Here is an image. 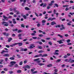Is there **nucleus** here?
I'll use <instances>...</instances> for the list:
<instances>
[{"instance_id": "nucleus-41", "label": "nucleus", "mask_w": 74, "mask_h": 74, "mask_svg": "<svg viewBox=\"0 0 74 74\" xmlns=\"http://www.w3.org/2000/svg\"><path fill=\"white\" fill-rule=\"evenodd\" d=\"M69 10V8H66V9H65V11H68V10Z\"/></svg>"}, {"instance_id": "nucleus-20", "label": "nucleus", "mask_w": 74, "mask_h": 74, "mask_svg": "<svg viewBox=\"0 0 74 74\" xmlns=\"http://www.w3.org/2000/svg\"><path fill=\"white\" fill-rule=\"evenodd\" d=\"M38 48L39 49H42V47L41 46H38Z\"/></svg>"}, {"instance_id": "nucleus-9", "label": "nucleus", "mask_w": 74, "mask_h": 74, "mask_svg": "<svg viewBox=\"0 0 74 74\" xmlns=\"http://www.w3.org/2000/svg\"><path fill=\"white\" fill-rule=\"evenodd\" d=\"M12 21L13 23H14V24H16V22L15 21V19L13 18L12 19Z\"/></svg>"}, {"instance_id": "nucleus-54", "label": "nucleus", "mask_w": 74, "mask_h": 74, "mask_svg": "<svg viewBox=\"0 0 74 74\" xmlns=\"http://www.w3.org/2000/svg\"><path fill=\"white\" fill-rule=\"evenodd\" d=\"M14 72L12 71H9V73H10V74H12Z\"/></svg>"}, {"instance_id": "nucleus-46", "label": "nucleus", "mask_w": 74, "mask_h": 74, "mask_svg": "<svg viewBox=\"0 0 74 74\" xmlns=\"http://www.w3.org/2000/svg\"><path fill=\"white\" fill-rule=\"evenodd\" d=\"M14 67H18V65L17 64H15L14 65Z\"/></svg>"}, {"instance_id": "nucleus-36", "label": "nucleus", "mask_w": 74, "mask_h": 74, "mask_svg": "<svg viewBox=\"0 0 74 74\" xmlns=\"http://www.w3.org/2000/svg\"><path fill=\"white\" fill-rule=\"evenodd\" d=\"M54 5L56 7H59V5H58V4L56 3Z\"/></svg>"}, {"instance_id": "nucleus-4", "label": "nucleus", "mask_w": 74, "mask_h": 74, "mask_svg": "<svg viewBox=\"0 0 74 74\" xmlns=\"http://www.w3.org/2000/svg\"><path fill=\"white\" fill-rule=\"evenodd\" d=\"M57 42L59 43V44H63V42L62 41V40H58L57 41Z\"/></svg>"}, {"instance_id": "nucleus-19", "label": "nucleus", "mask_w": 74, "mask_h": 74, "mask_svg": "<svg viewBox=\"0 0 74 74\" xmlns=\"http://www.w3.org/2000/svg\"><path fill=\"white\" fill-rule=\"evenodd\" d=\"M53 65L52 64H49L47 65V67H51V66H52Z\"/></svg>"}, {"instance_id": "nucleus-53", "label": "nucleus", "mask_w": 74, "mask_h": 74, "mask_svg": "<svg viewBox=\"0 0 74 74\" xmlns=\"http://www.w3.org/2000/svg\"><path fill=\"white\" fill-rule=\"evenodd\" d=\"M43 74H51L50 73H47L46 72H44L43 73Z\"/></svg>"}, {"instance_id": "nucleus-21", "label": "nucleus", "mask_w": 74, "mask_h": 74, "mask_svg": "<svg viewBox=\"0 0 74 74\" xmlns=\"http://www.w3.org/2000/svg\"><path fill=\"white\" fill-rule=\"evenodd\" d=\"M38 60H40V58H37L36 59H35L34 60L35 62H36V61H37H37H38Z\"/></svg>"}, {"instance_id": "nucleus-57", "label": "nucleus", "mask_w": 74, "mask_h": 74, "mask_svg": "<svg viewBox=\"0 0 74 74\" xmlns=\"http://www.w3.org/2000/svg\"><path fill=\"white\" fill-rule=\"evenodd\" d=\"M39 43V44H42V42H37V43Z\"/></svg>"}, {"instance_id": "nucleus-60", "label": "nucleus", "mask_w": 74, "mask_h": 74, "mask_svg": "<svg viewBox=\"0 0 74 74\" xmlns=\"http://www.w3.org/2000/svg\"><path fill=\"white\" fill-rule=\"evenodd\" d=\"M70 3H74V2L73 1H70Z\"/></svg>"}, {"instance_id": "nucleus-22", "label": "nucleus", "mask_w": 74, "mask_h": 74, "mask_svg": "<svg viewBox=\"0 0 74 74\" xmlns=\"http://www.w3.org/2000/svg\"><path fill=\"white\" fill-rule=\"evenodd\" d=\"M48 56V55L46 54H45L42 55V57H45V56Z\"/></svg>"}, {"instance_id": "nucleus-59", "label": "nucleus", "mask_w": 74, "mask_h": 74, "mask_svg": "<svg viewBox=\"0 0 74 74\" xmlns=\"http://www.w3.org/2000/svg\"><path fill=\"white\" fill-rule=\"evenodd\" d=\"M47 12H48V13H52V11H47Z\"/></svg>"}, {"instance_id": "nucleus-8", "label": "nucleus", "mask_w": 74, "mask_h": 74, "mask_svg": "<svg viewBox=\"0 0 74 74\" xmlns=\"http://www.w3.org/2000/svg\"><path fill=\"white\" fill-rule=\"evenodd\" d=\"M17 45V43H15L13 44H12V45H10V47H13L14 46H15V45Z\"/></svg>"}, {"instance_id": "nucleus-55", "label": "nucleus", "mask_w": 74, "mask_h": 74, "mask_svg": "<svg viewBox=\"0 0 74 74\" xmlns=\"http://www.w3.org/2000/svg\"><path fill=\"white\" fill-rule=\"evenodd\" d=\"M21 27H22L24 28V27H25V25H24L23 24H22L21 25Z\"/></svg>"}, {"instance_id": "nucleus-10", "label": "nucleus", "mask_w": 74, "mask_h": 74, "mask_svg": "<svg viewBox=\"0 0 74 74\" xmlns=\"http://www.w3.org/2000/svg\"><path fill=\"white\" fill-rule=\"evenodd\" d=\"M18 45L19 46H21V45H22L23 44L22 43L18 42L17 43V45Z\"/></svg>"}, {"instance_id": "nucleus-40", "label": "nucleus", "mask_w": 74, "mask_h": 74, "mask_svg": "<svg viewBox=\"0 0 74 74\" xmlns=\"http://www.w3.org/2000/svg\"><path fill=\"white\" fill-rule=\"evenodd\" d=\"M38 55L39 56V57H40V56H41L42 57V54H40Z\"/></svg>"}, {"instance_id": "nucleus-34", "label": "nucleus", "mask_w": 74, "mask_h": 74, "mask_svg": "<svg viewBox=\"0 0 74 74\" xmlns=\"http://www.w3.org/2000/svg\"><path fill=\"white\" fill-rule=\"evenodd\" d=\"M47 3H45L44 5H43V7H45L47 6Z\"/></svg>"}, {"instance_id": "nucleus-25", "label": "nucleus", "mask_w": 74, "mask_h": 74, "mask_svg": "<svg viewBox=\"0 0 74 74\" xmlns=\"http://www.w3.org/2000/svg\"><path fill=\"white\" fill-rule=\"evenodd\" d=\"M69 5H63V7H69Z\"/></svg>"}, {"instance_id": "nucleus-31", "label": "nucleus", "mask_w": 74, "mask_h": 74, "mask_svg": "<svg viewBox=\"0 0 74 74\" xmlns=\"http://www.w3.org/2000/svg\"><path fill=\"white\" fill-rule=\"evenodd\" d=\"M38 72L37 71H34V72H32V74H35V73H37Z\"/></svg>"}, {"instance_id": "nucleus-2", "label": "nucleus", "mask_w": 74, "mask_h": 74, "mask_svg": "<svg viewBox=\"0 0 74 74\" xmlns=\"http://www.w3.org/2000/svg\"><path fill=\"white\" fill-rule=\"evenodd\" d=\"M16 62L15 61H12L10 62L11 64L9 65L10 67H12L14 66V64H16Z\"/></svg>"}, {"instance_id": "nucleus-12", "label": "nucleus", "mask_w": 74, "mask_h": 74, "mask_svg": "<svg viewBox=\"0 0 74 74\" xmlns=\"http://www.w3.org/2000/svg\"><path fill=\"white\" fill-rule=\"evenodd\" d=\"M3 56H8L9 57L10 56V55L8 54H5L3 55Z\"/></svg>"}, {"instance_id": "nucleus-58", "label": "nucleus", "mask_w": 74, "mask_h": 74, "mask_svg": "<svg viewBox=\"0 0 74 74\" xmlns=\"http://www.w3.org/2000/svg\"><path fill=\"white\" fill-rule=\"evenodd\" d=\"M53 40L54 41H56V40H57L56 38H53Z\"/></svg>"}, {"instance_id": "nucleus-61", "label": "nucleus", "mask_w": 74, "mask_h": 74, "mask_svg": "<svg viewBox=\"0 0 74 74\" xmlns=\"http://www.w3.org/2000/svg\"><path fill=\"white\" fill-rule=\"evenodd\" d=\"M37 26H38V27H40V23L38 24L37 25Z\"/></svg>"}, {"instance_id": "nucleus-38", "label": "nucleus", "mask_w": 74, "mask_h": 74, "mask_svg": "<svg viewBox=\"0 0 74 74\" xmlns=\"http://www.w3.org/2000/svg\"><path fill=\"white\" fill-rule=\"evenodd\" d=\"M4 26H8V23H6L5 24H4Z\"/></svg>"}, {"instance_id": "nucleus-56", "label": "nucleus", "mask_w": 74, "mask_h": 74, "mask_svg": "<svg viewBox=\"0 0 74 74\" xmlns=\"http://www.w3.org/2000/svg\"><path fill=\"white\" fill-rule=\"evenodd\" d=\"M49 44L51 45L52 44V43L51 42H49Z\"/></svg>"}, {"instance_id": "nucleus-3", "label": "nucleus", "mask_w": 74, "mask_h": 74, "mask_svg": "<svg viewBox=\"0 0 74 74\" xmlns=\"http://www.w3.org/2000/svg\"><path fill=\"white\" fill-rule=\"evenodd\" d=\"M59 50H56L55 51V52L53 53L54 55H58L59 54V53H58L57 52H59Z\"/></svg>"}, {"instance_id": "nucleus-51", "label": "nucleus", "mask_w": 74, "mask_h": 74, "mask_svg": "<svg viewBox=\"0 0 74 74\" xmlns=\"http://www.w3.org/2000/svg\"><path fill=\"white\" fill-rule=\"evenodd\" d=\"M10 36V33H6V36Z\"/></svg>"}, {"instance_id": "nucleus-18", "label": "nucleus", "mask_w": 74, "mask_h": 74, "mask_svg": "<svg viewBox=\"0 0 74 74\" xmlns=\"http://www.w3.org/2000/svg\"><path fill=\"white\" fill-rule=\"evenodd\" d=\"M21 72H22V71L21 70H19L17 71V73H21Z\"/></svg>"}, {"instance_id": "nucleus-50", "label": "nucleus", "mask_w": 74, "mask_h": 74, "mask_svg": "<svg viewBox=\"0 0 74 74\" xmlns=\"http://www.w3.org/2000/svg\"><path fill=\"white\" fill-rule=\"evenodd\" d=\"M35 15H36V16H37V17H38L39 16H38V14H37V13L35 12Z\"/></svg>"}, {"instance_id": "nucleus-45", "label": "nucleus", "mask_w": 74, "mask_h": 74, "mask_svg": "<svg viewBox=\"0 0 74 74\" xmlns=\"http://www.w3.org/2000/svg\"><path fill=\"white\" fill-rule=\"evenodd\" d=\"M13 10L15 12H17V10H16V8H14L13 9Z\"/></svg>"}, {"instance_id": "nucleus-15", "label": "nucleus", "mask_w": 74, "mask_h": 74, "mask_svg": "<svg viewBox=\"0 0 74 74\" xmlns=\"http://www.w3.org/2000/svg\"><path fill=\"white\" fill-rule=\"evenodd\" d=\"M61 61V59H58L56 61V63H59V62H60Z\"/></svg>"}, {"instance_id": "nucleus-49", "label": "nucleus", "mask_w": 74, "mask_h": 74, "mask_svg": "<svg viewBox=\"0 0 74 74\" xmlns=\"http://www.w3.org/2000/svg\"><path fill=\"white\" fill-rule=\"evenodd\" d=\"M49 5L50 6H52V5H53V3H51L49 4Z\"/></svg>"}, {"instance_id": "nucleus-47", "label": "nucleus", "mask_w": 74, "mask_h": 74, "mask_svg": "<svg viewBox=\"0 0 74 74\" xmlns=\"http://www.w3.org/2000/svg\"><path fill=\"white\" fill-rule=\"evenodd\" d=\"M69 14H71V15H74V13H71L70 12L69 13Z\"/></svg>"}, {"instance_id": "nucleus-16", "label": "nucleus", "mask_w": 74, "mask_h": 74, "mask_svg": "<svg viewBox=\"0 0 74 74\" xmlns=\"http://www.w3.org/2000/svg\"><path fill=\"white\" fill-rule=\"evenodd\" d=\"M6 23H7L5 21H3L2 23V25H4V24H5Z\"/></svg>"}, {"instance_id": "nucleus-37", "label": "nucleus", "mask_w": 74, "mask_h": 74, "mask_svg": "<svg viewBox=\"0 0 74 74\" xmlns=\"http://www.w3.org/2000/svg\"><path fill=\"white\" fill-rule=\"evenodd\" d=\"M70 39H68V40H67V43H69V42H70Z\"/></svg>"}, {"instance_id": "nucleus-39", "label": "nucleus", "mask_w": 74, "mask_h": 74, "mask_svg": "<svg viewBox=\"0 0 74 74\" xmlns=\"http://www.w3.org/2000/svg\"><path fill=\"white\" fill-rule=\"evenodd\" d=\"M65 28L64 27H62V28H60V30H63V29H64Z\"/></svg>"}, {"instance_id": "nucleus-13", "label": "nucleus", "mask_w": 74, "mask_h": 74, "mask_svg": "<svg viewBox=\"0 0 74 74\" xmlns=\"http://www.w3.org/2000/svg\"><path fill=\"white\" fill-rule=\"evenodd\" d=\"M33 47H35V46H34L33 45H32L30 46V48L32 49V48H33Z\"/></svg>"}, {"instance_id": "nucleus-32", "label": "nucleus", "mask_w": 74, "mask_h": 74, "mask_svg": "<svg viewBox=\"0 0 74 74\" xmlns=\"http://www.w3.org/2000/svg\"><path fill=\"white\" fill-rule=\"evenodd\" d=\"M60 27V25H58L56 26V27Z\"/></svg>"}, {"instance_id": "nucleus-11", "label": "nucleus", "mask_w": 74, "mask_h": 74, "mask_svg": "<svg viewBox=\"0 0 74 74\" xmlns=\"http://www.w3.org/2000/svg\"><path fill=\"white\" fill-rule=\"evenodd\" d=\"M38 65H39L40 66H43L44 65H45V64L42 63H39L38 64Z\"/></svg>"}, {"instance_id": "nucleus-62", "label": "nucleus", "mask_w": 74, "mask_h": 74, "mask_svg": "<svg viewBox=\"0 0 74 74\" xmlns=\"http://www.w3.org/2000/svg\"><path fill=\"white\" fill-rule=\"evenodd\" d=\"M8 60V58H5V60L6 62H7Z\"/></svg>"}, {"instance_id": "nucleus-27", "label": "nucleus", "mask_w": 74, "mask_h": 74, "mask_svg": "<svg viewBox=\"0 0 74 74\" xmlns=\"http://www.w3.org/2000/svg\"><path fill=\"white\" fill-rule=\"evenodd\" d=\"M46 22V21L45 20H43L42 21V23H45Z\"/></svg>"}, {"instance_id": "nucleus-6", "label": "nucleus", "mask_w": 74, "mask_h": 74, "mask_svg": "<svg viewBox=\"0 0 74 74\" xmlns=\"http://www.w3.org/2000/svg\"><path fill=\"white\" fill-rule=\"evenodd\" d=\"M56 23L55 22V21H53L51 22V25H56Z\"/></svg>"}, {"instance_id": "nucleus-48", "label": "nucleus", "mask_w": 74, "mask_h": 74, "mask_svg": "<svg viewBox=\"0 0 74 74\" xmlns=\"http://www.w3.org/2000/svg\"><path fill=\"white\" fill-rule=\"evenodd\" d=\"M41 40L42 42H45V40L43 39H41Z\"/></svg>"}, {"instance_id": "nucleus-29", "label": "nucleus", "mask_w": 74, "mask_h": 74, "mask_svg": "<svg viewBox=\"0 0 74 74\" xmlns=\"http://www.w3.org/2000/svg\"><path fill=\"white\" fill-rule=\"evenodd\" d=\"M58 69H55L54 70V72H55L56 73L58 72Z\"/></svg>"}, {"instance_id": "nucleus-30", "label": "nucleus", "mask_w": 74, "mask_h": 74, "mask_svg": "<svg viewBox=\"0 0 74 74\" xmlns=\"http://www.w3.org/2000/svg\"><path fill=\"white\" fill-rule=\"evenodd\" d=\"M58 36H59V37H61V38H63V36H62L61 35L59 34H58Z\"/></svg>"}, {"instance_id": "nucleus-35", "label": "nucleus", "mask_w": 74, "mask_h": 74, "mask_svg": "<svg viewBox=\"0 0 74 74\" xmlns=\"http://www.w3.org/2000/svg\"><path fill=\"white\" fill-rule=\"evenodd\" d=\"M32 38H33V39H34V40H36V39H37V37H32Z\"/></svg>"}, {"instance_id": "nucleus-42", "label": "nucleus", "mask_w": 74, "mask_h": 74, "mask_svg": "<svg viewBox=\"0 0 74 74\" xmlns=\"http://www.w3.org/2000/svg\"><path fill=\"white\" fill-rule=\"evenodd\" d=\"M27 40H28V39L26 38L23 40V41H27Z\"/></svg>"}, {"instance_id": "nucleus-24", "label": "nucleus", "mask_w": 74, "mask_h": 74, "mask_svg": "<svg viewBox=\"0 0 74 74\" xmlns=\"http://www.w3.org/2000/svg\"><path fill=\"white\" fill-rule=\"evenodd\" d=\"M12 30L13 31V32H17L18 29L16 28L15 29H13Z\"/></svg>"}, {"instance_id": "nucleus-52", "label": "nucleus", "mask_w": 74, "mask_h": 74, "mask_svg": "<svg viewBox=\"0 0 74 74\" xmlns=\"http://www.w3.org/2000/svg\"><path fill=\"white\" fill-rule=\"evenodd\" d=\"M64 58H67V55H66L64 56Z\"/></svg>"}, {"instance_id": "nucleus-28", "label": "nucleus", "mask_w": 74, "mask_h": 74, "mask_svg": "<svg viewBox=\"0 0 74 74\" xmlns=\"http://www.w3.org/2000/svg\"><path fill=\"white\" fill-rule=\"evenodd\" d=\"M44 52V51H42V50H40L38 51V53H42Z\"/></svg>"}, {"instance_id": "nucleus-17", "label": "nucleus", "mask_w": 74, "mask_h": 74, "mask_svg": "<svg viewBox=\"0 0 74 74\" xmlns=\"http://www.w3.org/2000/svg\"><path fill=\"white\" fill-rule=\"evenodd\" d=\"M64 46H66V45L64 44H62V45H59V47H63Z\"/></svg>"}, {"instance_id": "nucleus-64", "label": "nucleus", "mask_w": 74, "mask_h": 74, "mask_svg": "<svg viewBox=\"0 0 74 74\" xmlns=\"http://www.w3.org/2000/svg\"><path fill=\"white\" fill-rule=\"evenodd\" d=\"M25 3H22V6H25Z\"/></svg>"}, {"instance_id": "nucleus-7", "label": "nucleus", "mask_w": 74, "mask_h": 74, "mask_svg": "<svg viewBox=\"0 0 74 74\" xmlns=\"http://www.w3.org/2000/svg\"><path fill=\"white\" fill-rule=\"evenodd\" d=\"M12 40V38H8V42H11V41Z\"/></svg>"}, {"instance_id": "nucleus-14", "label": "nucleus", "mask_w": 74, "mask_h": 74, "mask_svg": "<svg viewBox=\"0 0 74 74\" xmlns=\"http://www.w3.org/2000/svg\"><path fill=\"white\" fill-rule=\"evenodd\" d=\"M22 16H23L25 19H26L27 18V17H26V16L25 15H23L22 14H21Z\"/></svg>"}, {"instance_id": "nucleus-5", "label": "nucleus", "mask_w": 74, "mask_h": 74, "mask_svg": "<svg viewBox=\"0 0 74 74\" xmlns=\"http://www.w3.org/2000/svg\"><path fill=\"white\" fill-rule=\"evenodd\" d=\"M72 59H70L69 60V62H71V63H74V60H71Z\"/></svg>"}, {"instance_id": "nucleus-1", "label": "nucleus", "mask_w": 74, "mask_h": 74, "mask_svg": "<svg viewBox=\"0 0 74 74\" xmlns=\"http://www.w3.org/2000/svg\"><path fill=\"white\" fill-rule=\"evenodd\" d=\"M3 17L4 19H6V21H8V19H12V16H9L8 17H7L4 15H3Z\"/></svg>"}, {"instance_id": "nucleus-23", "label": "nucleus", "mask_w": 74, "mask_h": 74, "mask_svg": "<svg viewBox=\"0 0 74 74\" xmlns=\"http://www.w3.org/2000/svg\"><path fill=\"white\" fill-rule=\"evenodd\" d=\"M48 21H52V18H50L48 19Z\"/></svg>"}, {"instance_id": "nucleus-44", "label": "nucleus", "mask_w": 74, "mask_h": 74, "mask_svg": "<svg viewBox=\"0 0 74 74\" xmlns=\"http://www.w3.org/2000/svg\"><path fill=\"white\" fill-rule=\"evenodd\" d=\"M38 36L41 37H43V35L41 34H39Z\"/></svg>"}, {"instance_id": "nucleus-63", "label": "nucleus", "mask_w": 74, "mask_h": 74, "mask_svg": "<svg viewBox=\"0 0 74 74\" xmlns=\"http://www.w3.org/2000/svg\"><path fill=\"white\" fill-rule=\"evenodd\" d=\"M65 37H68L69 35L68 34H65Z\"/></svg>"}, {"instance_id": "nucleus-43", "label": "nucleus", "mask_w": 74, "mask_h": 74, "mask_svg": "<svg viewBox=\"0 0 74 74\" xmlns=\"http://www.w3.org/2000/svg\"><path fill=\"white\" fill-rule=\"evenodd\" d=\"M22 63H23V62L22 61L21 62L19 63L20 65H22Z\"/></svg>"}, {"instance_id": "nucleus-33", "label": "nucleus", "mask_w": 74, "mask_h": 74, "mask_svg": "<svg viewBox=\"0 0 74 74\" xmlns=\"http://www.w3.org/2000/svg\"><path fill=\"white\" fill-rule=\"evenodd\" d=\"M10 59L11 60H14L15 59V58L13 57H10Z\"/></svg>"}, {"instance_id": "nucleus-26", "label": "nucleus", "mask_w": 74, "mask_h": 74, "mask_svg": "<svg viewBox=\"0 0 74 74\" xmlns=\"http://www.w3.org/2000/svg\"><path fill=\"white\" fill-rule=\"evenodd\" d=\"M25 9L26 10H30V9L28 7H26L25 8Z\"/></svg>"}]
</instances>
